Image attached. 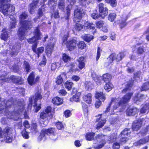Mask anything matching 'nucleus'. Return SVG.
<instances>
[{
	"label": "nucleus",
	"instance_id": "obj_33",
	"mask_svg": "<svg viewBox=\"0 0 149 149\" xmlns=\"http://www.w3.org/2000/svg\"><path fill=\"white\" fill-rule=\"evenodd\" d=\"M113 87V86L112 84L109 82L105 85L104 88L106 91L109 92L112 89Z\"/></svg>",
	"mask_w": 149,
	"mask_h": 149
},
{
	"label": "nucleus",
	"instance_id": "obj_47",
	"mask_svg": "<svg viewBox=\"0 0 149 149\" xmlns=\"http://www.w3.org/2000/svg\"><path fill=\"white\" fill-rule=\"evenodd\" d=\"M16 23V19L15 18L14 19L10 22V28L11 29L14 28L15 27V24Z\"/></svg>",
	"mask_w": 149,
	"mask_h": 149
},
{
	"label": "nucleus",
	"instance_id": "obj_20",
	"mask_svg": "<svg viewBox=\"0 0 149 149\" xmlns=\"http://www.w3.org/2000/svg\"><path fill=\"white\" fill-rule=\"evenodd\" d=\"M138 110L135 107H133L130 109H128L127 111V114L128 116H133L136 113Z\"/></svg>",
	"mask_w": 149,
	"mask_h": 149
},
{
	"label": "nucleus",
	"instance_id": "obj_45",
	"mask_svg": "<svg viewBox=\"0 0 149 149\" xmlns=\"http://www.w3.org/2000/svg\"><path fill=\"white\" fill-rule=\"evenodd\" d=\"M23 66L26 71L27 72H28L30 69V67L29 63L26 61H24Z\"/></svg>",
	"mask_w": 149,
	"mask_h": 149
},
{
	"label": "nucleus",
	"instance_id": "obj_39",
	"mask_svg": "<svg viewBox=\"0 0 149 149\" xmlns=\"http://www.w3.org/2000/svg\"><path fill=\"white\" fill-rule=\"evenodd\" d=\"M62 59L64 62L66 63L70 60L71 58L68 55L63 54L62 55Z\"/></svg>",
	"mask_w": 149,
	"mask_h": 149
},
{
	"label": "nucleus",
	"instance_id": "obj_4",
	"mask_svg": "<svg viewBox=\"0 0 149 149\" xmlns=\"http://www.w3.org/2000/svg\"><path fill=\"white\" fill-rule=\"evenodd\" d=\"M97 138L99 139H102L97 143H94L93 144V147L95 149H100L103 147L107 140L110 141H114L116 139L115 134L111 135L110 137L107 136H104L102 134H99L97 135Z\"/></svg>",
	"mask_w": 149,
	"mask_h": 149
},
{
	"label": "nucleus",
	"instance_id": "obj_61",
	"mask_svg": "<svg viewBox=\"0 0 149 149\" xmlns=\"http://www.w3.org/2000/svg\"><path fill=\"white\" fill-rule=\"evenodd\" d=\"M85 87L86 89L88 90L91 89V86L92 85V84L90 82H86L85 83Z\"/></svg>",
	"mask_w": 149,
	"mask_h": 149
},
{
	"label": "nucleus",
	"instance_id": "obj_59",
	"mask_svg": "<svg viewBox=\"0 0 149 149\" xmlns=\"http://www.w3.org/2000/svg\"><path fill=\"white\" fill-rule=\"evenodd\" d=\"M56 125L57 128L59 130L62 129L63 127V125L61 123L58 122L56 123Z\"/></svg>",
	"mask_w": 149,
	"mask_h": 149
},
{
	"label": "nucleus",
	"instance_id": "obj_44",
	"mask_svg": "<svg viewBox=\"0 0 149 149\" xmlns=\"http://www.w3.org/2000/svg\"><path fill=\"white\" fill-rule=\"evenodd\" d=\"M15 47V46L13 47L12 49V52L10 53V54L12 55L17 54L19 52V46H17L16 47V48Z\"/></svg>",
	"mask_w": 149,
	"mask_h": 149
},
{
	"label": "nucleus",
	"instance_id": "obj_52",
	"mask_svg": "<svg viewBox=\"0 0 149 149\" xmlns=\"http://www.w3.org/2000/svg\"><path fill=\"white\" fill-rule=\"evenodd\" d=\"M102 79V78L101 76H99L94 80V81L96 82L97 84L100 85Z\"/></svg>",
	"mask_w": 149,
	"mask_h": 149
},
{
	"label": "nucleus",
	"instance_id": "obj_36",
	"mask_svg": "<svg viewBox=\"0 0 149 149\" xmlns=\"http://www.w3.org/2000/svg\"><path fill=\"white\" fill-rule=\"evenodd\" d=\"M116 17V14L114 13H110L109 14L108 18L109 20L111 22H113Z\"/></svg>",
	"mask_w": 149,
	"mask_h": 149
},
{
	"label": "nucleus",
	"instance_id": "obj_50",
	"mask_svg": "<svg viewBox=\"0 0 149 149\" xmlns=\"http://www.w3.org/2000/svg\"><path fill=\"white\" fill-rule=\"evenodd\" d=\"M56 80L57 84L58 85L61 84L63 81L62 78L60 75L57 77Z\"/></svg>",
	"mask_w": 149,
	"mask_h": 149
},
{
	"label": "nucleus",
	"instance_id": "obj_42",
	"mask_svg": "<svg viewBox=\"0 0 149 149\" xmlns=\"http://www.w3.org/2000/svg\"><path fill=\"white\" fill-rule=\"evenodd\" d=\"M59 9L62 10L64 9L65 7V3L63 0H60L58 4Z\"/></svg>",
	"mask_w": 149,
	"mask_h": 149
},
{
	"label": "nucleus",
	"instance_id": "obj_9",
	"mask_svg": "<svg viewBox=\"0 0 149 149\" xmlns=\"http://www.w3.org/2000/svg\"><path fill=\"white\" fill-rule=\"evenodd\" d=\"M67 39H64L63 40V43H65L68 49L70 51H72L76 47V43L77 42V39L76 38L69 40L66 42Z\"/></svg>",
	"mask_w": 149,
	"mask_h": 149
},
{
	"label": "nucleus",
	"instance_id": "obj_49",
	"mask_svg": "<svg viewBox=\"0 0 149 149\" xmlns=\"http://www.w3.org/2000/svg\"><path fill=\"white\" fill-rule=\"evenodd\" d=\"M72 85L73 83L72 82L67 81L65 83V88L69 90L72 88Z\"/></svg>",
	"mask_w": 149,
	"mask_h": 149
},
{
	"label": "nucleus",
	"instance_id": "obj_25",
	"mask_svg": "<svg viewBox=\"0 0 149 149\" xmlns=\"http://www.w3.org/2000/svg\"><path fill=\"white\" fill-rule=\"evenodd\" d=\"M141 125V123L137 121H134L132 125V130L134 131H137L140 128Z\"/></svg>",
	"mask_w": 149,
	"mask_h": 149
},
{
	"label": "nucleus",
	"instance_id": "obj_27",
	"mask_svg": "<svg viewBox=\"0 0 149 149\" xmlns=\"http://www.w3.org/2000/svg\"><path fill=\"white\" fill-rule=\"evenodd\" d=\"M55 130V129L52 128H50L47 129H42L43 132L45 133L47 135L54 134Z\"/></svg>",
	"mask_w": 149,
	"mask_h": 149
},
{
	"label": "nucleus",
	"instance_id": "obj_54",
	"mask_svg": "<svg viewBox=\"0 0 149 149\" xmlns=\"http://www.w3.org/2000/svg\"><path fill=\"white\" fill-rule=\"evenodd\" d=\"M132 86V85L131 84H130V85H129L127 84V87L123 89L122 91V92L125 93V92H128L130 91Z\"/></svg>",
	"mask_w": 149,
	"mask_h": 149
},
{
	"label": "nucleus",
	"instance_id": "obj_41",
	"mask_svg": "<svg viewBox=\"0 0 149 149\" xmlns=\"http://www.w3.org/2000/svg\"><path fill=\"white\" fill-rule=\"evenodd\" d=\"M46 134L45 133L43 132L42 129L40 135L38 137V140L39 141H40L42 140L45 141L46 139Z\"/></svg>",
	"mask_w": 149,
	"mask_h": 149
},
{
	"label": "nucleus",
	"instance_id": "obj_22",
	"mask_svg": "<svg viewBox=\"0 0 149 149\" xmlns=\"http://www.w3.org/2000/svg\"><path fill=\"white\" fill-rule=\"evenodd\" d=\"M81 95L80 92H78L70 98V101L71 102L75 101L78 102L80 101V96Z\"/></svg>",
	"mask_w": 149,
	"mask_h": 149
},
{
	"label": "nucleus",
	"instance_id": "obj_43",
	"mask_svg": "<svg viewBox=\"0 0 149 149\" xmlns=\"http://www.w3.org/2000/svg\"><path fill=\"white\" fill-rule=\"evenodd\" d=\"M83 38L85 41L87 42H89L93 39V37L91 35H88L87 36H84Z\"/></svg>",
	"mask_w": 149,
	"mask_h": 149
},
{
	"label": "nucleus",
	"instance_id": "obj_17",
	"mask_svg": "<svg viewBox=\"0 0 149 149\" xmlns=\"http://www.w3.org/2000/svg\"><path fill=\"white\" fill-rule=\"evenodd\" d=\"M77 60L79 62V67L80 69H81L84 67L85 65V58L84 57L81 56Z\"/></svg>",
	"mask_w": 149,
	"mask_h": 149
},
{
	"label": "nucleus",
	"instance_id": "obj_48",
	"mask_svg": "<svg viewBox=\"0 0 149 149\" xmlns=\"http://www.w3.org/2000/svg\"><path fill=\"white\" fill-rule=\"evenodd\" d=\"M149 89V82H147L143 85L142 88V91H146Z\"/></svg>",
	"mask_w": 149,
	"mask_h": 149
},
{
	"label": "nucleus",
	"instance_id": "obj_56",
	"mask_svg": "<svg viewBox=\"0 0 149 149\" xmlns=\"http://www.w3.org/2000/svg\"><path fill=\"white\" fill-rule=\"evenodd\" d=\"M102 51V49H101L100 47H98L97 50V57L96 58L97 61H98L100 58Z\"/></svg>",
	"mask_w": 149,
	"mask_h": 149
},
{
	"label": "nucleus",
	"instance_id": "obj_32",
	"mask_svg": "<svg viewBox=\"0 0 149 149\" xmlns=\"http://www.w3.org/2000/svg\"><path fill=\"white\" fill-rule=\"evenodd\" d=\"M102 78L103 81L105 82H109L111 80V77L110 74H105L103 75Z\"/></svg>",
	"mask_w": 149,
	"mask_h": 149
},
{
	"label": "nucleus",
	"instance_id": "obj_29",
	"mask_svg": "<svg viewBox=\"0 0 149 149\" xmlns=\"http://www.w3.org/2000/svg\"><path fill=\"white\" fill-rule=\"evenodd\" d=\"M95 133L91 132L87 133L86 135V138L87 140L92 141L94 139Z\"/></svg>",
	"mask_w": 149,
	"mask_h": 149
},
{
	"label": "nucleus",
	"instance_id": "obj_37",
	"mask_svg": "<svg viewBox=\"0 0 149 149\" xmlns=\"http://www.w3.org/2000/svg\"><path fill=\"white\" fill-rule=\"evenodd\" d=\"M130 130L126 128L121 132V135L124 136H130Z\"/></svg>",
	"mask_w": 149,
	"mask_h": 149
},
{
	"label": "nucleus",
	"instance_id": "obj_40",
	"mask_svg": "<svg viewBox=\"0 0 149 149\" xmlns=\"http://www.w3.org/2000/svg\"><path fill=\"white\" fill-rule=\"evenodd\" d=\"M105 1L106 2L109 3L112 7H115L117 4L116 0H105Z\"/></svg>",
	"mask_w": 149,
	"mask_h": 149
},
{
	"label": "nucleus",
	"instance_id": "obj_5",
	"mask_svg": "<svg viewBox=\"0 0 149 149\" xmlns=\"http://www.w3.org/2000/svg\"><path fill=\"white\" fill-rule=\"evenodd\" d=\"M0 82H9L10 79H11L14 82L19 84H21L23 81L21 77L14 76H12L10 78L7 76V73L5 71H0Z\"/></svg>",
	"mask_w": 149,
	"mask_h": 149
},
{
	"label": "nucleus",
	"instance_id": "obj_30",
	"mask_svg": "<svg viewBox=\"0 0 149 149\" xmlns=\"http://www.w3.org/2000/svg\"><path fill=\"white\" fill-rule=\"evenodd\" d=\"M13 129L12 128L8 127H5L3 130L4 135L12 134Z\"/></svg>",
	"mask_w": 149,
	"mask_h": 149
},
{
	"label": "nucleus",
	"instance_id": "obj_6",
	"mask_svg": "<svg viewBox=\"0 0 149 149\" xmlns=\"http://www.w3.org/2000/svg\"><path fill=\"white\" fill-rule=\"evenodd\" d=\"M10 0H0V10L5 15H9V13L15 11V7L10 4L6 3Z\"/></svg>",
	"mask_w": 149,
	"mask_h": 149
},
{
	"label": "nucleus",
	"instance_id": "obj_58",
	"mask_svg": "<svg viewBox=\"0 0 149 149\" xmlns=\"http://www.w3.org/2000/svg\"><path fill=\"white\" fill-rule=\"evenodd\" d=\"M144 52V49L142 47H139L137 48L136 52L138 54H142Z\"/></svg>",
	"mask_w": 149,
	"mask_h": 149
},
{
	"label": "nucleus",
	"instance_id": "obj_1",
	"mask_svg": "<svg viewBox=\"0 0 149 149\" xmlns=\"http://www.w3.org/2000/svg\"><path fill=\"white\" fill-rule=\"evenodd\" d=\"M12 104V102L10 101H8L6 102V104L2 107V111H4L6 115L8 118L13 119L15 120H17L20 116L22 112L25 110V103L24 101L20 102L19 101L15 102L14 106L15 110L12 112L9 111L6 108V106L9 107Z\"/></svg>",
	"mask_w": 149,
	"mask_h": 149
},
{
	"label": "nucleus",
	"instance_id": "obj_21",
	"mask_svg": "<svg viewBox=\"0 0 149 149\" xmlns=\"http://www.w3.org/2000/svg\"><path fill=\"white\" fill-rule=\"evenodd\" d=\"M83 111L85 116H87L88 115V108L87 105L84 102H81Z\"/></svg>",
	"mask_w": 149,
	"mask_h": 149
},
{
	"label": "nucleus",
	"instance_id": "obj_63",
	"mask_svg": "<svg viewBox=\"0 0 149 149\" xmlns=\"http://www.w3.org/2000/svg\"><path fill=\"white\" fill-rule=\"evenodd\" d=\"M46 59L45 56L43 57L42 61L40 62L39 64L41 65H45L46 63Z\"/></svg>",
	"mask_w": 149,
	"mask_h": 149
},
{
	"label": "nucleus",
	"instance_id": "obj_14",
	"mask_svg": "<svg viewBox=\"0 0 149 149\" xmlns=\"http://www.w3.org/2000/svg\"><path fill=\"white\" fill-rule=\"evenodd\" d=\"M84 100L88 104H91L92 102V95L89 93L87 95H84L83 97Z\"/></svg>",
	"mask_w": 149,
	"mask_h": 149
},
{
	"label": "nucleus",
	"instance_id": "obj_26",
	"mask_svg": "<svg viewBox=\"0 0 149 149\" xmlns=\"http://www.w3.org/2000/svg\"><path fill=\"white\" fill-rule=\"evenodd\" d=\"M149 141V136L145 138L141 139L137 142L135 143V144L136 146H140L143 144L148 142Z\"/></svg>",
	"mask_w": 149,
	"mask_h": 149
},
{
	"label": "nucleus",
	"instance_id": "obj_28",
	"mask_svg": "<svg viewBox=\"0 0 149 149\" xmlns=\"http://www.w3.org/2000/svg\"><path fill=\"white\" fill-rule=\"evenodd\" d=\"M149 111V103H147L143 105L142 107L140 112L143 113Z\"/></svg>",
	"mask_w": 149,
	"mask_h": 149
},
{
	"label": "nucleus",
	"instance_id": "obj_35",
	"mask_svg": "<svg viewBox=\"0 0 149 149\" xmlns=\"http://www.w3.org/2000/svg\"><path fill=\"white\" fill-rule=\"evenodd\" d=\"M3 137L4 140L7 143L11 142L12 141L13 137L12 134L4 135Z\"/></svg>",
	"mask_w": 149,
	"mask_h": 149
},
{
	"label": "nucleus",
	"instance_id": "obj_12",
	"mask_svg": "<svg viewBox=\"0 0 149 149\" xmlns=\"http://www.w3.org/2000/svg\"><path fill=\"white\" fill-rule=\"evenodd\" d=\"M82 13L81 9L80 8H77L74 10L73 20L75 22L80 21L82 18Z\"/></svg>",
	"mask_w": 149,
	"mask_h": 149
},
{
	"label": "nucleus",
	"instance_id": "obj_31",
	"mask_svg": "<svg viewBox=\"0 0 149 149\" xmlns=\"http://www.w3.org/2000/svg\"><path fill=\"white\" fill-rule=\"evenodd\" d=\"M127 19V17L126 15H122L121 17V21L120 23V27L121 28L124 27L126 25V21Z\"/></svg>",
	"mask_w": 149,
	"mask_h": 149
},
{
	"label": "nucleus",
	"instance_id": "obj_62",
	"mask_svg": "<svg viewBox=\"0 0 149 149\" xmlns=\"http://www.w3.org/2000/svg\"><path fill=\"white\" fill-rule=\"evenodd\" d=\"M22 135L23 136L25 139L29 138L28 133L25 131H23L22 132Z\"/></svg>",
	"mask_w": 149,
	"mask_h": 149
},
{
	"label": "nucleus",
	"instance_id": "obj_46",
	"mask_svg": "<svg viewBox=\"0 0 149 149\" xmlns=\"http://www.w3.org/2000/svg\"><path fill=\"white\" fill-rule=\"evenodd\" d=\"M83 28V25L78 23H77L74 26L75 29L77 31H80Z\"/></svg>",
	"mask_w": 149,
	"mask_h": 149
},
{
	"label": "nucleus",
	"instance_id": "obj_16",
	"mask_svg": "<svg viewBox=\"0 0 149 149\" xmlns=\"http://www.w3.org/2000/svg\"><path fill=\"white\" fill-rule=\"evenodd\" d=\"M38 3V1H33L30 4L29 10L30 13H32L35 11V9L36 8Z\"/></svg>",
	"mask_w": 149,
	"mask_h": 149
},
{
	"label": "nucleus",
	"instance_id": "obj_53",
	"mask_svg": "<svg viewBox=\"0 0 149 149\" xmlns=\"http://www.w3.org/2000/svg\"><path fill=\"white\" fill-rule=\"evenodd\" d=\"M78 47L81 49H84L86 47V45L83 41H81L79 42L78 45Z\"/></svg>",
	"mask_w": 149,
	"mask_h": 149
},
{
	"label": "nucleus",
	"instance_id": "obj_64",
	"mask_svg": "<svg viewBox=\"0 0 149 149\" xmlns=\"http://www.w3.org/2000/svg\"><path fill=\"white\" fill-rule=\"evenodd\" d=\"M100 16V14L99 15L97 14L96 13H93L91 14V17L94 19H97Z\"/></svg>",
	"mask_w": 149,
	"mask_h": 149
},
{
	"label": "nucleus",
	"instance_id": "obj_11",
	"mask_svg": "<svg viewBox=\"0 0 149 149\" xmlns=\"http://www.w3.org/2000/svg\"><path fill=\"white\" fill-rule=\"evenodd\" d=\"M98 6L100 15L102 18H104L108 14V9L102 3H99Z\"/></svg>",
	"mask_w": 149,
	"mask_h": 149
},
{
	"label": "nucleus",
	"instance_id": "obj_10",
	"mask_svg": "<svg viewBox=\"0 0 149 149\" xmlns=\"http://www.w3.org/2000/svg\"><path fill=\"white\" fill-rule=\"evenodd\" d=\"M34 36L30 39L27 40L28 42L32 43L40 39L41 34L38 27H37L34 32Z\"/></svg>",
	"mask_w": 149,
	"mask_h": 149
},
{
	"label": "nucleus",
	"instance_id": "obj_19",
	"mask_svg": "<svg viewBox=\"0 0 149 149\" xmlns=\"http://www.w3.org/2000/svg\"><path fill=\"white\" fill-rule=\"evenodd\" d=\"M52 102L55 105H59L63 103V100L62 99L58 97H55L53 98L52 100Z\"/></svg>",
	"mask_w": 149,
	"mask_h": 149
},
{
	"label": "nucleus",
	"instance_id": "obj_3",
	"mask_svg": "<svg viewBox=\"0 0 149 149\" xmlns=\"http://www.w3.org/2000/svg\"><path fill=\"white\" fill-rule=\"evenodd\" d=\"M132 94L133 93L132 92L128 93L122 99H120L119 98H112L111 103L109 104V106L106 108V110L105 111L104 113L107 116L109 115L110 114V113H109V111L111 106L113 107V110L116 109L118 107L129 102Z\"/></svg>",
	"mask_w": 149,
	"mask_h": 149
},
{
	"label": "nucleus",
	"instance_id": "obj_18",
	"mask_svg": "<svg viewBox=\"0 0 149 149\" xmlns=\"http://www.w3.org/2000/svg\"><path fill=\"white\" fill-rule=\"evenodd\" d=\"M9 33V32L7 31L6 29H4L2 31L1 39L4 40H7L8 37Z\"/></svg>",
	"mask_w": 149,
	"mask_h": 149
},
{
	"label": "nucleus",
	"instance_id": "obj_23",
	"mask_svg": "<svg viewBox=\"0 0 149 149\" xmlns=\"http://www.w3.org/2000/svg\"><path fill=\"white\" fill-rule=\"evenodd\" d=\"M96 121L99 122L97 125L96 127L97 129H98L101 128L104 125L105 123L106 120L104 119L102 120L100 118L99 119L97 118Z\"/></svg>",
	"mask_w": 149,
	"mask_h": 149
},
{
	"label": "nucleus",
	"instance_id": "obj_15",
	"mask_svg": "<svg viewBox=\"0 0 149 149\" xmlns=\"http://www.w3.org/2000/svg\"><path fill=\"white\" fill-rule=\"evenodd\" d=\"M95 96L97 99L100 101H103L105 99V95L102 92H96Z\"/></svg>",
	"mask_w": 149,
	"mask_h": 149
},
{
	"label": "nucleus",
	"instance_id": "obj_2",
	"mask_svg": "<svg viewBox=\"0 0 149 149\" xmlns=\"http://www.w3.org/2000/svg\"><path fill=\"white\" fill-rule=\"evenodd\" d=\"M27 16L28 15L25 12L22 13L19 15L20 23L21 26L19 29L18 34V36L21 40H22L25 38L27 30L32 27V22L29 20L24 21L27 18Z\"/></svg>",
	"mask_w": 149,
	"mask_h": 149
},
{
	"label": "nucleus",
	"instance_id": "obj_38",
	"mask_svg": "<svg viewBox=\"0 0 149 149\" xmlns=\"http://www.w3.org/2000/svg\"><path fill=\"white\" fill-rule=\"evenodd\" d=\"M44 51V47H41L37 49L34 52L37 54L38 58L39 57L40 54L42 53Z\"/></svg>",
	"mask_w": 149,
	"mask_h": 149
},
{
	"label": "nucleus",
	"instance_id": "obj_8",
	"mask_svg": "<svg viewBox=\"0 0 149 149\" xmlns=\"http://www.w3.org/2000/svg\"><path fill=\"white\" fill-rule=\"evenodd\" d=\"M125 55L124 52H121L116 54L115 53L111 54L107 58V61L105 63L106 66H108L112 65L113 61L116 60L119 61L123 58Z\"/></svg>",
	"mask_w": 149,
	"mask_h": 149
},
{
	"label": "nucleus",
	"instance_id": "obj_60",
	"mask_svg": "<svg viewBox=\"0 0 149 149\" xmlns=\"http://www.w3.org/2000/svg\"><path fill=\"white\" fill-rule=\"evenodd\" d=\"M120 147V145L117 142L114 143L113 145L112 148L113 149H118Z\"/></svg>",
	"mask_w": 149,
	"mask_h": 149
},
{
	"label": "nucleus",
	"instance_id": "obj_34",
	"mask_svg": "<svg viewBox=\"0 0 149 149\" xmlns=\"http://www.w3.org/2000/svg\"><path fill=\"white\" fill-rule=\"evenodd\" d=\"M84 26L85 27H86L87 29H90L92 30H94L95 28L94 24L88 22H86L85 23Z\"/></svg>",
	"mask_w": 149,
	"mask_h": 149
},
{
	"label": "nucleus",
	"instance_id": "obj_57",
	"mask_svg": "<svg viewBox=\"0 0 149 149\" xmlns=\"http://www.w3.org/2000/svg\"><path fill=\"white\" fill-rule=\"evenodd\" d=\"M48 115V114L44 111L41 113L40 116V118L44 119Z\"/></svg>",
	"mask_w": 149,
	"mask_h": 149
},
{
	"label": "nucleus",
	"instance_id": "obj_51",
	"mask_svg": "<svg viewBox=\"0 0 149 149\" xmlns=\"http://www.w3.org/2000/svg\"><path fill=\"white\" fill-rule=\"evenodd\" d=\"M104 24V22L103 21H100L96 23V25L97 28H100L102 27Z\"/></svg>",
	"mask_w": 149,
	"mask_h": 149
},
{
	"label": "nucleus",
	"instance_id": "obj_7",
	"mask_svg": "<svg viewBox=\"0 0 149 149\" xmlns=\"http://www.w3.org/2000/svg\"><path fill=\"white\" fill-rule=\"evenodd\" d=\"M42 98V96L40 94L39 92H38L35 93V96L33 97H30L29 100V104L28 106V107H31L33 105L34 107L35 112H37L41 109V104H38L36 103L37 101L40 100Z\"/></svg>",
	"mask_w": 149,
	"mask_h": 149
},
{
	"label": "nucleus",
	"instance_id": "obj_13",
	"mask_svg": "<svg viewBox=\"0 0 149 149\" xmlns=\"http://www.w3.org/2000/svg\"><path fill=\"white\" fill-rule=\"evenodd\" d=\"M39 77L37 76L35 77V75L33 72L31 73L28 78V83L31 85H33L39 80Z\"/></svg>",
	"mask_w": 149,
	"mask_h": 149
},
{
	"label": "nucleus",
	"instance_id": "obj_24",
	"mask_svg": "<svg viewBox=\"0 0 149 149\" xmlns=\"http://www.w3.org/2000/svg\"><path fill=\"white\" fill-rule=\"evenodd\" d=\"M54 47V45L53 43H51L50 44H48L46 47V52L48 55L49 54L50 55L52 53L53 48Z\"/></svg>",
	"mask_w": 149,
	"mask_h": 149
},
{
	"label": "nucleus",
	"instance_id": "obj_55",
	"mask_svg": "<svg viewBox=\"0 0 149 149\" xmlns=\"http://www.w3.org/2000/svg\"><path fill=\"white\" fill-rule=\"evenodd\" d=\"M75 65V64L74 63H71L70 64H67V66L69 67L70 69H69L70 72L73 71L74 70V67Z\"/></svg>",
	"mask_w": 149,
	"mask_h": 149
}]
</instances>
